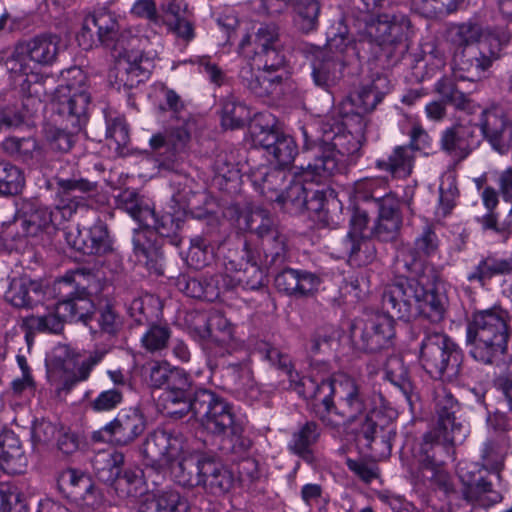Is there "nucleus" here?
<instances>
[{
    "label": "nucleus",
    "mask_w": 512,
    "mask_h": 512,
    "mask_svg": "<svg viewBox=\"0 0 512 512\" xmlns=\"http://www.w3.org/2000/svg\"><path fill=\"white\" fill-rule=\"evenodd\" d=\"M23 59L9 60L10 69L26 76L21 84V91L26 96L24 106L32 102V106H41L51 100L55 111L66 119L67 127L80 131L87 122V108L90 93L87 90V76L79 67H72L63 73L65 85L56 87L53 75L33 72L29 63Z\"/></svg>",
    "instance_id": "nucleus-2"
},
{
    "label": "nucleus",
    "mask_w": 512,
    "mask_h": 512,
    "mask_svg": "<svg viewBox=\"0 0 512 512\" xmlns=\"http://www.w3.org/2000/svg\"><path fill=\"white\" fill-rule=\"evenodd\" d=\"M308 166L303 169L299 177H291L282 194H277V203L281 204L291 213H303L305 204L309 195L310 186L315 182L319 183L322 179L320 175H314L313 178L304 179V174Z\"/></svg>",
    "instance_id": "nucleus-30"
},
{
    "label": "nucleus",
    "mask_w": 512,
    "mask_h": 512,
    "mask_svg": "<svg viewBox=\"0 0 512 512\" xmlns=\"http://www.w3.org/2000/svg\"><path fill=\"white\" fill-rule=\"evenodd\" d=\"M57 482L59 489L69 497L80 499L87 505H93L90 498L95 491V486L88 475L76 469L69 468L59 474Z\"/></svg>",
    "instance_id": "nucleus-36"
},
{
    "label": "nucleus",
    "mask_w": 512,
    "mask_h": 512,
    "mask_svg": "<svg viewBox=\"0 0 512 512\" xmlns=\"http://www.w3.org/2000/svg\"><path fill=\"white\" fill-rule=\"evenodd\" d=\"M2 145L9 155L23 162L32 160L34 154L38 151V143L32 137H8L3 141Z\"/></svg>",
    "instance_id": "nucleus-63"
},
{
    "label": "nucleus",
    "mask_w": 512,
    "mask_h": 512,
    "mask_svg": "<svg viewBox=\"0 0 512 512\" xmlns=\"http://www.w3.org/2000/svg\"><path fill=\"white\" fill-rule=\"evenodd\" d=\"M194 392L176 393L164 392L163 409L165 414L173 419H182L189 413L192 414V397Z\"/></svg>",
    "instance_id": "nucleus-60"
},
{
    "label": "nucleus",
    "mask_w": 512,
    "mask_h": 512,
    "mask_svg": "<svg viewBox=\"0 0 512 512\" xmlns=\"http://www.w3.org/2000/svg\"><path fill=\"white\" fill-rule=\"evenodd\" d=\"M250 111L245 104L234 96H228L223 100L222 125L229 129L242 128L250 119Z\"/></svg>",
    "instance_id": "nucleus-57"
},
{
    "label": "nucleus",
    "mask_w": 512,
    "mask_h": 512,
    "mask_svg": "<svg viewBox=\"0 0 512 512\" xmlns=\"http://www.w3.org/2000/svg\"><path fill=\"white\" fill-rule=\"evenodd\" d=\"M274 285L287 296L307 297L318 289L320 278L305 270L285 268L275 276Z\"/></svg>",
    "instance_id": "nucleus-27"
},
{
    "label": "nucleus",
    "mask_w": 512,
    "mask_h": 512,
    "mask_svg": "<svg viewBox=\"0 0 512 512\" xmlns=\"http://www.w3.org/2000/svg\"><path fill=\"white\" fill-rule=\"evenodd\" d=\"M458 473L464 485L462 496L468 504L488 508L502 500V495L484 477L476 478L474 471L463 467L459 468Z\"/></svg>",
    "instance_id": "nucleus-24"
},
{
    "label": "nucleus",
    "mask_w": 512,
    "mask_h": 512,
    "mask_svg": "<svg viewBox=\"0 0 512 512\" xmlns=\"http://www.w3.org/2000/svg\"><path fill=\"white\" fill-rule=\"evenodd\" d=\"M389 90L388 78L377 75L370 82L362 84L351 96V101L358 113H369L377 107Z\"/></svg>",
    "instance_id": "nucleus-34"
},
{
    "label": "nucleus",
    "mask_w": 512,
    "mask_h": 512,
    "mask_svg": "<svg viewBox=\"0 0 512 512\" xmlns=\"http://www.w3.org/2000/svg\"><path fill=\"white\" fill-rule=\"evenodd\" d=\"M511 329L503 311L495 309L475 312L467 325L470 355L483 364H493L508 350Z\"/></svg>",
    "instance_id": "nucleus-5"
},
{
    "label": "nucleus",
    "mask_w": 512,
    "mask_h": 512,
    "mask_svg": "<svg viewBox=\"0 0 512 512\" xmlns=\"http://www.w3.org/2000/svg\"><path fill=\"white\" fill-rule=\"evenodd\" d=\"M363 27H359L357 39L351 40L345 25L340 23L337 31L328 33L323 51L339 56L348 64L354 61H382L389 65L400 58L403 52V38L408 28L404 15L381 14L377 17L365 16Z\"/></svg>",
    "instance_id": "nucleus-1"
},
{
    "label": "nucleus",
    "mask_w": 512,
    "mask_h": 512,
    "mask_svg": "<svg viewBox=\"0 0 512 512\" xmlns=\"http://www.w3.org/2000/svg\"><path fill=\"white\" fill-rule=\"evenodd\" d=\"M502 43L495 35L484 36L477 46L455 49L452 67L455 77L477 81L500 58Z\"/></svg>",
    "instance_id": "nucleus-9"
},
{
    "label": "nucleus",
    "mask_w": 512,
    "mask_h": 512,
    "mask_svg": "<svg viewBox=\"0 0 512 512\" xmlns=\"http://www.w3.org/2000/svg\"><path fill=\"white\" fill-rule=\"evenodd\" d=\"M147 327V331L141 338L142 346L149 352H158L165 349L171 337L169 326L154 322Z\"/></svg>",
    "instance_id": "nucleus-62"
},
{
    "label": "nucleus",
    "mask_w": 512,
    "mask_h": 512,
    "mask_svg": "<svg viewBox=\"0 0 512 512\" xmlns=\"http://www.w3.org/2000/svg\"><path fill=\"white\" fill-rule=\"evenodd\" d=\"M417 316H421L432 323H439L444 319L447 309V297L434 289L424 288L423 297H419Z\"/></svg>",
    "instance_id": "nucleus-52"
},
{
    "label": "nucleus",
    "mask_w": 512,
    "mask_h": 512,
    "mask_svg": "<svg viewBox=\"0 0 512 512\" xmlns=\"http://www.w3.org/2000/svg\"><path fill=\"white\" fill-rule=\"evenodd\" d=\"M446 445L452 444L444 441V433L434 428L427 431L412 449L413 461L408 465V471L417 481H429L448 494L454 491L453 484L442 468L443 461L438 458V451Z\"/></svg>",
    "instance_id": "nucleus-8"
},
{
    "label": "nucleus",
    "mask_w": 512,
    "mask_h": 512,
    "mask_svg": "<svg viewBox=\"0 0 512 512\" xmlns=\"http://www.w3.org/2000/svg\"><path fill=\"white\" fill-rule=\"evenodd\" d=\"M415 147L411 145L397 146L387 160H377L376 168L389 172L393 177L406 178L411 175Z\"/></svg>",
    "instance_id": "nucleus-41"
},
{
    "label": "nucleus",
    "mask_w": 512,
    "mask_h": 512,
    "mask_svg": "<svg viewBox=\"0 0 512 512\" xmlns=\"http://www.w3.org/2000/svg\"><path fill=\"white\" fill-rule=\"evenodd\" d=\"M22 171L8 162H0V195H16L24 186Z\"/></svg>",
    "instance_id": "nucleus-61"
},
{
    "label": "nucleus",
    "mask_w": 512,
    "mask_h": 512,
    "mask_svg": "<svg viewBox=\"0 0 512 512\" xmlns=\"http://www.w3.org/2000/svg\"><path fill=\"white\" fill-rule=\"evenodd\" d=\"M509 450V439L506 435H497L489 439L482 452V465L486 470L498 473L504 464Z\"/></svg>",
    "instance_id": "nucleus-54"
},
{
    "label": "nucleus",
    "mask_w": 512,
    "mask_h": 512,
    "mask_svg": "<svg viewBox=\"0 0 512 512\" xmlns=\"http://www.w3.org/2000/svg\"><path fill=\"white\" fill-rule=\"evenodd\" d=\"M435 401L437 421L433 428L444 433L445 442L461 443L465 438V431L462 424L456 421V414L460 410L458 401L444 389L436 393Z\"/></svg>",
    "instance_id": "nucleus-23"
},
{
    "label": "nucleus",
    "mask_w": 512,
    "mask_h": 512,
    "mask_svg": "<svg viewBox=\"0 0 512 512\" xmlns=\"http://www.w3.org/2000/svg\"><path fill=\"white\" fill-rule=\"evenodd\" d=\"M119 200L123 209L139 224H145L149 220L157 221L154 210L144 205L136 192L125 190Z\"/></svg>",
    "instance_id": "nucleus-59"
},
{
    "label": "nucleus",
    "mask_w": 512,
    "mask_h": 512,
    "mask_svg": "<svg viewBox=\"0 0 512 512\" xmlns=\"http://www.w3.org/2000/svg\"><path fill=\"white\" fill-rule=\"evenodd\" d=\"M292 176L283 168H272L254 175V182L261 188L262 194L271 201H277V194H282Z\"/></svg>",
    "instance_id": "nucleus-51"
},
{
    "label": "nucleus",
    "mask_w": 512,
    "mask_h": 512,
    "mask_svg": "<svg viewBox=\"0 0 512 512\" xmlns=\"http://www.w3.org/2000/svg\"><path fill=\"white\" fill-rule=\"evenodd\" d=\"M175 285L188 297L208 302L217 300L221 293L235 287L234 280L229 275L220 273L204 275L200 278L180 275Z\"/></svg>",
    "instance_id": "nucleus-19"
},
{
    "label": "nucleus",
    "mask_w": 512,
    "mask_h": 512,
    "mask_svg": "<svg viewBox=\"0 0 512 512\" xmlns=\"http://www.w3.org/2000/svg\"><path fill=\"white\" fill-rule=\"evenodd\" d=\"M424 295V286L414 278H398L387 285L382 294V306L386 315L403 321L417 317L419 297Z\"/></svg>",
    "instance_id": "nucleus-10"
},
{
    "label": "nucleus",
    "mask_w": 512,
    "mask_h": 512,
    "mask_svg": "<svg viewBox=\"0 0 512 512\" xmlns=\"http://www.w3.org/2000/svg\"><path fill=\"white\" fill-rule=\"evenodd\" d=\"M397 436L396 424L391 414L372 412L357 429V441L366 447L375 458H386L391 454Z\"/></svg>",
    "instance_id": "nucleus-12"
},
{
    "label": "nucleus",
    "mask_w": 512,
    "mask_h": 512,
    "mask_svg": "<svg viewBox=\"0 0 512 512\" xmlns=\"http://www.w3.org/2000/svg\"><path fill=\"white\" fill-rule=\"evenodd\" d=\"M147 420L143 412L136 407L122 409L116 417L101 430L94 432V440H108L120 446L133 443L144 433Z\"/></svg>",
    "instance_id": "nucleus-17"
},
{
    "label": "nucleus",
    "mask_w": 512,
    "mask_h": 512,
    "mask_svg": "<svg viewBox=\"0 0 512 512\" xmlns=\"http://www.w3.org/2000/svg\"><path fill=\"white\" fill-rule=\"evenodd\" d=\"M271 47H283L279 27L275 23L262 24L254 35H244L238 49L244 57L252 58V54L265 52Z\"/></svg>",
    "instance_id": "nucleus-32"
},
{
    "label": "nucleus",
    "mask_w": 512,
    "mask_h": 512,
    "mask_svg": "<svg viewBox=\"0 0 512 512\" xmlns=\"http://www.w3.org/2000/svg\"><path fill=\"white\" fill-rule=\"evenodd\" d=\"M512 272V258L500 259L494 256L483 258L475 270L467 275L468 282H478L482 287L494 276Z\"/></svg>",
    "instance_id": "nucleus-47"
},
{
    "label": "nucleus",
    "mask_w": 512,
    "mask_h": 512,
    "mask_svg": "<svg viewBox=\"0 0 512 512\" xmlns=\"http://www.w3.org/2000/svg\"><path fill=\"white\" fill-rule=\"evenodd\" d=\"M474 137L475 128L472 125L457 122L441 133L440 148L459 163L472 152Z\"/></svg>",
    "instance_id": "nucleus-25"
},
{
    "label": "nucleus",
    "mask_w": 512,
    "mask_h": 512,
    "mask_svg": "<svg viewBox=\"0 0 512 512\" xmlns=\"http://www.w3.org/2000/svg\"><path fill=\"white\" fill-rule=\"evenodd\" d=\"M60 314L65 322H82L86 326L93 322L94 304L85 297L64 299L58 303Z\"/></svg>",
    "instance_id": "nucleus-48"
},
{
    "label": "nucleus",
    "mask_w": 512,
    "mask_h": 512,
    "mask_svg": "<svg viewBox=\"0 0 512 512\" xmlns=\"http://www.w3.org/2000/svg\"><path fill=\"white\" fill-rule=\"evenodd\" d=\"M420 363L434 379L449 380L460 373L462 353L458 346L444 333L424 327L420 343Z\"/></svg>",
    "instance_id": "nucleus-7"
},
{
    "label": "nucleus",
    "mask_w": 512,
    "mask_h": 512,
    "mask_svg": "<svg viewBox=\"0 0 512 512\" xmlns=\"http://www.w3.org/2000/svg\"><path fill=\"white\" fill-rule=\"evenodd\" d=\"M123 464L124 455L122 453L109 454L105 460V466L97 468L98 478L112 485L116 491L128 496H135L141 493L144 484V472L140 469H129L122 472L121 466Z\"/></svg>",
    "instance_id": "nucleus-18"
},
{
    "label": "nucleus",
    "mask_w": 512,
    "mask_h": 512,
    "mask_svg": "<svg viewBox=\"0 0 512 512\" xmlns=\"http://www.w3.org/2000/svg\"><path fill=\"white\" fill-rule=\"evenodd\" d=\"M183 450L182 435L174 430L155 429L141 446L144 463L157 473L163 472Z\"/></svg>",
    "instance_id": "nucleus-13"
},
{
    "label": "nucleus",
    "mask_w": 512,
    "mask_h": 512,
    "mask_svg": "<svg viewBox=\"0 0 512 512\" xmlns=\"http://www.w3.org/2000/svg\"><path fill=\"white\" fill-rule=\"evenodd\" d=\"M106 354V349H95L87 355L76 353L71 359L49 370V381L58 393H68L78 383L89 379L94 367L103 360Z\"/></svg>",
    "instance_id": "nucleus-15"
},
{
    "label": "nucleus",
    "mask_w": 512,
    "mask_h": 512,
    "mask_svg": "<svg viewBox=\"0 0 512 512\" xmlns=\"http://www.w3.org/2000/svg\"><path fill=\"white\" fill-rule=\"evenodd\" d=\"M192 417L213 434L227 427L236 415L233 405L225 398L212 390L199 388L192 397Z\"/></svg>",
    "instance_id": "nucleus-11"
},
{
    "label": "nucleus",
    "mask_w": 512,
    "mask_h": 512,
    "mask_svg": "<svg viewBox=\"0 0 512 512\" xmlns=\"http://www.w3.org/2000/svg\"><path fill=\"white\" fill-rule=\"evenodd\" d=\"M357 119L360 127L355 131V134L350 131L336 134L331 143L325 141L316 143L309 138L305 129L302 130L304 148L315 150L313 162L308 164L304 179L313 178L314 175L329 178L341 172L345 157L353 156L359 152L366 122L360 116H357Z\"/></svg>",
    "instance_id": "nucleus-6"
},
{
    "label": "nucleus",
    "mask_w": 512,
    "mask_h": 512,
    "mask_svg": "<svg viewBox=\"0 0 512 512\" xmlns=\"http://www.w3.org/2000/svg\"><path fill=\"white\" fill-rule=\"evenodd\" d=\"M64 324L65 321L60 314L58 304L53 310H49L43 315H30L23 319L28 342L35 333L59 334L62 332Z\"/></svg>",
    "instance_id": "nucleus-44"
},
{
    "label": "nucleus",
    "mask_w": 512,
    "mask_h": 512,
    "mask_svg": "<svg viewBox=\"0 0 512 512\" xmlns=\"http://www.w3.org/2000/svg\"><path fill=\"white\" fill-rule=\"evenodd\" d=\"M394 336V320L386 314L357 319L351 329V338L355 346L367 353L389 348Z\"/></svg>",
    "instance_id": "nucleus-14"
},
{
    "label": "nucleus",
    "mask_w": 512,
    "mask_h": 512,
    "mask_svg": "<svg viewBox=\"0 0 512 512\" xmlns=\"http://www.w3.org/2000/svg\"><path fill=\"white\" fill-rule=\"evenodd\" d=\"M399 226H351L347 235L350 245V259H360V253H370V240L377 238L383 242L394 240L398 235Z\"/></svg>",
    "instance_id": "nucleus-28"
},
{
    "label": "nucleus",
    "mask_w": 512,
    "mask_h": 512,
    "mask_svg": "<svg viewBox=\"0 0 512 512\" xmlns=\"http://www.w3.org/2000/svg\"><path fill=\"white\" fill-rule=\"evenodd\" d=\"M191 333L205 341V349L215 356H224L231 352L234 327L221 313L216 312L209 317L197 316V324L191 327Z\"/></svg>",
    "instance_id": "nucleus-16"
},
{
    "label": "nucleus",
    "mask_w": 512,
    "mask_h": 512,
    "mask_svg": "<svg viewBox=\"0 0 512 512\" xmlns=\"http://www.w3.org/2000/svg\"><path fill=\"white\" fill-rule=\"evenodd\" d=\"M462 3L463 0H412L413 8L425 17L453 13Z\"/></svg>",
    "instance_id": "nucleus-64"
},
{
    "label": "nucleus",
    "mask_w": 512,
    "mask_h": 512,
    "mask_svg": "<svg viewBox=\"0 0 512 512\" xmlns=\"http://www.w3.org/2000/svg\"><path fill=\"white\" fill-rule=\"evenodd\" d=\"M62 48L60 35L44 32L22 44L11 60L23 59L22 63L32 62L40 66H51L56 62Z\"/></svg>",
    "instance_id": "nucleus-22"
},
{
    "label": "nucleus",
    "mask_w": 512,
    "mask_h": 512,
    "mask_svg": "<svg viewBox=\"0 0 512 512\" xmlns=\"http://www.w3.org/2000/svg\"><path fill=\"white\" fill-rule=\"evenodd\" d=\"M25 465L19 438L12 431L0 434V467L8 473H18Z\"/></svg>",
    "instance_id": "nucleus-42"
},
{
    "label": "nucleus",
    "mask_w": 512,
    "mask_h": 512,
    "mask_svg": "<svg viewBox=\"0 0 512 512\" xmlns=\"http://www.w3.org/2000/svg\"><path fill=\"white\" fill-rule=\"evenodd\" d=\"M223 215L227 221L244 224L270 221V212L254 203L230 205L224 210Z\"/></svg>",
    "instance_id": "nucleus-53"
},
{
    "label": "nucleus",
    "mask_w": 512,
    "mask_h": 512,
    "mask_svg": "<svg viewBox=\"0 0 512 512\" xmlns=\"http://www.w3.org/2000/svg\"><path fill=\"white\" fill-rule=\"evenodd\" d=\"M345 65H349L340 57L332 56L327 51L321 50L313 64V78L315 83L321 87H328L334 83L341 75V70Z\"/></svg>",
    "instance_id": "nucleus-43"
},
{
    "label": "nucleus",
    "mask_w": 512,
    "mask_h": 512,
    "mask_svg": "<svg viewBox=\"0 0 512 512\" xmlns=\"http://www.w3.org/2000/svg\"><path fill=\"white\" fill-rule=\"evenodd\" d=\"M480 128L484 138L501 155L506 154L512 140V122L500 105L485 109L480 118Z\"/></svg>",
    "instance_id": "nucleus-20"
},
{
    "label": "nucleus",
    "mask_w": 512,
    "mask_h": 512,
    "mask_svg": "<svg viewBox=\"0 0 512 512\" xmlns=\"http://www.w3.org/2000/svg\"><path fill=\"white\" fill-rule=\"evenodd\" d=\"M42 284L27 276L13 278L5 293V299L17 308H31L43 299Z\"/></svg>",
    "instance_id": "nucleus-31"
},
{
    "label": "nucleus",
    "mask_w": 512,
    "mask_h": 512,
    "mask_svg": "<svg viewBox=\"0 0 512 512\" xmlns=\"http://www.w3.org/2000/svg\"><path fill=\"white\" fill-rule=\"evenodd\" d=\"M219 430L212 435L221 437L227 442L221 446V450L225 454L243 455L251 448L252 441L244 435V426L237 417H234L227 427Z\"/></svg>",
    "instance_id": "nucleus-45"
},
{
    "label": "nucleus",
    "mask_w": 512,
    "mask_h": 512,
    "mask_svg": "<svg viewBox=\"0 0 512 512\" xmlns=\"http://www.w3.org/2000/svg\"><path fill=\"white\" fill-rule=\"evenodd\" d=\"M387 180L381 177H366L353 184L352 192L356 199L377 202L388 190Z\"/></svg>",
    "instance_id": "nucleus-58"
},
{
    "label": "nucleus",
    "mask_w": 512,
    "mask_h": 512,
    "mask_svg": "<svg viewBox=\"0 0 512 512\" xmlns=\"http://www.w3.org/2000/svg\"><path fill=\"white\" fill-rule=\"evenodd\" d=\"M233 485V473L216 458L208 456L201 488L213 496H222L228 493Z\"/></svg>",
    "instance_id": "nucleus-33"
},
{
    "label": "nucleus",
    "mask_w": 512,
    "mask_h": 512,
    "mask_svg": "<svg viewBox=\"0 0 512 512\" xmlns=\"http://www.w3.org/2000/svg\"><path fill=\"white\" fill-rule=\"evenodd\" d=\"M64 236L69 246L86 255H101L112 250L106 226H65Z\"/></svg>",
    "instance_id": "nucleus-21"
},
{
    "label": "nucleus",
    "mask_w": 512,
    "mask_h": 512,
    "mask_svg": "<svg viewBox=\"0 0 512 512\" xmlns=\"http://www.w3.org/2000/svg\"><path fill=\"white\" fill-rule=\"evenodd\" d=\"M241 83L257 97H267L277 93L283 82V74L269 72L263 68L254 70L250 63L244 65L239 72Z\"/></svg>",
    "instance_id": "nucleus-29"
},
{
    "label": "nucleus",
    "mask_w": 512,
    "mask_h": 512,
    "mask_svg": "<svg viewBox=\"0 0 512 512\" xmlns=\"http://www.w3.org/2000/svg\"><path fill=\"white\" fill-rule=\"evenodd\" d=\"M301 393L314 403V411L319 419L334 429L361 422L372 412H382L375 405L376 395L370 394L356 379L346 375L331 378L306 379Z\"/></svg>",
    "instance_id": "nucleus-3"
},
{
    "label": "nucleus",
    "mask_w": 512,
    "mask_h": 512,
    "mask_svg": "<svg viewBox=\"0 0 512 512\" xmlns=\"http://www.w3.org/2000/svg\"><path fill=\"white\" fill-rule=\"evenodd\" d=\"M447 35L454 50L468 46H477V43L483 39L481 27L472 22L452 25L448 29Z\"/></svg>",
    "instance_id": "nucleus-55"
},
{
    "label": "nucleus",
    "mask_w": 512,
    "mask_h": 512,
    "mask_svg": "<svg viewBox=\"0 0 512 512\" xmlns=\"http://www.w3.org/2000/svg\"><path fill=\"white\" fill-rule=\"evenodd\" d=\"M384 373L385 378L402 392L408 402H411L414 387L403 359L397 355L388 357L384 365Z\"/></svg>",
    "instance_id": "nucleus-50"
},
{
    "label": "nucleus",
    "mask_w": 512,
    "mask_h": 512,
    "mask_svg": "<svg viewBox=\"0 0 512 512\" xmlns=\"http://www.w3.org/2000/svg\"><path fill=\"white\" fill-rule=\"evenodd\" d=\"M207 458L205 454L183 458L173 468L175 481L186 488L201 487Z\"/></svg>",
    "instance_id": "nucleus-39"
},
{
    "label": "nucleus",
    "mask_w": 512,
    "mask_h": 512,
    "mask_svg": "<svg viewBox=\"0 0 512 512\" xmlns=\"http://www.w3.org/2000/svg\"><path fill=\"white\" fill-rule=\"evenodd\" d=\"M188 500L177 490L166 489L148 495L140 504L138 512H186Z\"/></svg>",
    "instance_id": "nucleus-37"
},
{
    "label": "nucleus",
    "mask_w": 512,
    "mask_h": 512,
    "mask_svg": "<svg viewBox=\"0 0 512 512\" xmlns=\"http://www.w3.org/2000/svg\"><path fill=\"white\" fill-rule=\"evenodd\" d=\"M118 32L119 24L114 14L100 10L85 18L77 41L84 49L92 48L96 41L107 46L115 42V49H119L115 63L116 80L127 88H133L149 75V70L143 65L141 39L124 34L118 37Z\"/></svg>",
    "instance_id": "nucleus-4"
},
{
    "label": "nucleus",
    "mask_w": 512,
    "mask_h": 512,
    "mask_svg": "<svg viewBox=\"0 0 512 512\" xmlns=\"http://www.w3.org/2000/svg\"><path fill=\"white\" fill-rule=\"evenodd\" d=\"M436 91L441 95L442 102L446 105H452L455 109L466 113H473L474 105L472 101L461 92L455 82L450 78L440 79L436 86Z\"/></svg>",
    "instance_id": "nucleus-56"
},
{
    "label": "nucleus",
    "mask_w": 512,
    "mask_h": 512,
    "mask_svg": "<svg viewBox=\"0 0 512 512\" xmlns=\"http://www.w3.org/2000/svg\"><path fill=\"white\" fill-rule=\"evenodd\" d=\"M57 185V196L61 202H76L81 204L85 195H90L97 191V182L77 176L75 173L70 178L61 175L55 177Z\"/></svg>",
    "instance_id": "nucleus-38"
},
{
    "label": "nucleus",
    "mask_w": 512,
    "mask_h": 512,
    "mask_svg": "<svg viewBox=\"0 0 512 512\" xmlns=\"http://www.w3.org/2000/svg\"><path fill=\"white\" fill-rule=\"evenodd\" d=\"M161 312V300L148 293L134 298L128 306V314L137 326H148L157 322Z\"/></svg>",
    "instance_id": "nucleus-40"
},
{
    "label": "nucleus",
    "mask_w": 512,
    "mask_h": 512,
    "mask_svg": "<svg viewBox=\"0 0 512 512\" xmlns=\"http://www.w3.org/2000/svg\"><path fill=\"white\" fill-rule=\"evenodd\" d=\"M251 233L262 241L265 251L271 248L270 260H268L269 254H266V261L269 265L277 266L285 261V237L280 234L276 226H258Z\"/></svg>",
    "instance_id": "nucleus-46"
},
{
    "label": "nucleus",
    "mask_w": 512,
    "mask_h": 512,
    "mask_svg": "<svg viewBox=\"0 0 512 512\" xmlns=\"http://www.w3.org/2000/svg\"><path fill=\"white\" fill-rule=\"evenodd\" d=\"M167 226H138L134 230L133 246L136 262L144 266L148 271L161 274L156 258L155 246L159 237L163 236L162 230Z\"/></svg>",
    "instance_id": "nucleus-26"
},
{
    "label": "nucleus",
    "mask_w": 512,
    "mask_h": 512,
    "mask_svg": "<svg viewBox=\"0 0 512 512\" xmlns=\"http://www.w3.org/2000/svg\"><path fill=\"white\" fill-rule=\"evenodd\" d=\"M322 429L314 421H307L293 432L288 449L306 463L312 464L315 460L312 447L319 441Z\"/></svg>",
    "instance_id": "nucleus-35"
},
{
    "label": "nucleus",
    "mask_w": 512,
    "mask_h": 512,
    "mask_svg": "<svg viewBox=\"0 0 512 512\" xmlns=\"http://www.w3.org/2000/svg\"><path fill=\"white\" fill-rule=\"evenodd\" d=\"M88 327L94 334L115 337L122 328V320L112 305L105 304L94 310L93 322Z\"/></svg>",
    "instance_id": "nucleus-49"
}]
</instances>
